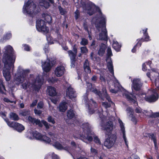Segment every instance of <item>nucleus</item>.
I'll return each instance as SVG.
<instances>
[{"mask_svg": "<svg viewBox=\"0 0 159 159\" xmlns=\"http://www.w3.org/2000/svg\"><path fill=\"white\" fill-rule=\"evenodd\" d=\"M5 50L2 59L4 64L3 69V75L7 81H9L11 77L10 71L11 68L14 67L13 63L15 60V56L13 55L10 54L13 52V48L10 45H8L5 48Z\"/></svg>", "mask_w": 159, "mask_h": 159, "instance_id": "nucleus-1", "label": "nucleus"}, {"mask_svg": "<svg viewBox=\"0 0 159 159\" xmlns=\"http://www.w3.org/2000/svg\"><path fill=\"white\" fill-rule=\"evenodd\" d=\"M83 131L80 136L74 135L73 137L75 139H80L86 142L85 141L86 140H88L89 142L92 141L93 138V137L94 141L96 143L98 144H101L99 139L97 136L94 135L93 132L92 131L91 127L89 124L87 123L83 125Z\"/></svg>", "mask_w": 159, "mask_h": 159, "instance_id": "nucleus-2", "label": "nucleus"}, {"mask_svg": "<svg viewBox=\"0 0 159 159\" xmlns=\"http://www.w3.org/2000/svg\"><path fill=\"white\" fill-rule=\"evenodd\" d=\"M152 94L150 96L145 98L146 96L144 94H141L137 95V97L133 95L132 94H129L127 91H125L123 94V96L125 97L128 100L134 103L137 99H139L140 98H145L146 100L149 102H155L157 100L158 98V95L155 89L152 91Z\"/></svg>", "mask_w": 159, "mask_h": 159, "instance_id": "nucleus-3", "label": "nucleus"}, {"mask_svg": "<svg viewBox=\"0 0 159 159\" xmlns=\"http://www.w3.org/2000/svg\"><path fill=\"white\" fill-rule=\"evenodd\" d=\"M43 82V80H40V77H37L36 80L33 75H31L28 82L22 84V88L26 89L29 88L30 90L38 91Z\"/></svg>", "mask_w": 159, "mask_h": 159, "instance_id": "nucleus-4", "label": "nucleus"}, {"mask_svg": "<svg viewBox=\"0 0 159 159\" xmlns=\"http://www.w3.org/2000/svg\"><path fill=\"white\" fill-rule=\"evenodd\" d=\"M99 19L100 20V22H96L95 24L98 30L102 31L99 34L98 39L106 41L107 40V31L106 28L105 16L101 15V17Z\"/></svg>", "mask_w": 159, "mask_h": 159, "instance_id": "nucleus-5", "label": "nucleus"}, {"mask_svg": "<svg viewBox=\"0 0 159 159\" xmlns=\"http://www.w3.org/2000/svg\"><path fill=\"white\" fill-rule=\"evenodd\" d=\"M30 72L29 70H24L21 66H19L15 75L14 81L16 84L22 83L26 80V77Z\"/></svg>", "mask_w": 159, "mask_h": 159, "instance_id": "nucleus-6", "label": "nucleus"}, {"mask_svg": "<svg viewBox=\"0 0 159 159\" xmlns=\"http://www.w3.org/2000/svg\"><path fill=\"white\" fill-rule=\"evenodd\" d=\"M36 5L31 1H28L25 3L23 7V11L24 13H27L32 16L33 14L36 13Z\"/></svg>", "mask_w": 159, "mask_h": 159, "instance_id": "nucleus-7", "label": "nucleus"}, {"mask_svg": "<svg viewBox=\"0 0 159 159\" xmlns=\"http://www.w3.org/2000/svg\"><path fill=\"white\" fill-rule=\"evenodd\" d=\"M100 125L101 127V129L106 131L108 133H111L114 128L112 122L109 121L106 123L104 119L102 120ZM105 133L107 134L106 132Z\"/></svg>", "mask_w": 159, "mask_h": 159, "instance_id": "nucleus-8", "label": "nucleus"}, {"mask_svg": "<svg viewBox=\"0 0 159 159\" xmlns=\"http://www.w3.org/2000/svg\"><path fill=\"white\" fill-rule=\"evenodd\" d=\"M36 27L39 32L47 33L49 31L48 27L46 26L45 22L41 20H38L37 21Z\"/></svg>", "mask_w": 159, "mask_h": 159, "instance_id": "nucleus-9", "label": "nucleus"}, {"mask_svg": "<svg viewBox=\"0 0 159 159\" xmlns=\"http://www.w3.org/2000/svg\"><path fill=\"white\" fill-rule=\"evenodd\" d=\"M4 120L7 123L8 126L16 129L19 132H21L25 129L24 127L20 124L14 122H10L7 118L5 119Z\"/></svg>", "mask_w": 159, "mask_h": 159, "instance_id": "nucleus-10", "label": "nucleus"}, {"mask_svg": "<svg viewBox=\"0 0 159 159\" xmlns=\"http://www.w3.org/2000/svg\"><path fill=\"white\" fill-rule=\"evenodd\" d=\"M116 139L115 135L112 134L107 138L104 142V145L105 146L108 148H111L115 143Z\"/></svg>", "mask_w": 159, "mask_h": 159, "instance_id": "nucleus-11", "label": "nucleus"}, {"mask_svg": "<svg viewBox=\"0 0 159 159\" xmlns=\"http://www.w3.org/2000/svg\"><path fill=\"white\" fill-rule=\"evenodd\" d=\"M132 84L131 88L132 90L133 89L136 91L139 90L142 86V83L139 79H134L133 80H131Z\"/></svg>", "mask_w": 159, "mask_h": 159, "instance_id": "nucleus-12", "label": "nucleus"}, {"mask_svg": "<svg viewBox=\"0 0 159 159\" xmlns=\"http://www.w3.org/2000/svg\"><path fill=\"white\" fill-rule=\"evenodd\" d=\"M43 135L41 134L36 132H29L28 133L27 137L30 139H32L35 138L36 139L41 140L42 139Z\"/></svg>", "mask_w": 159, "mask_h": 159, "instance_id": "nucleus-13", "label": "nucleus"}, {"mask_svg": "<svg viewBox=\"0 0 159 159\" xmlns=\"http://www.w3.org/2000/svg\"><path fill=\"white\" fill-rule=\"evenodd\" d=\"M52 65V63L48 58L45 62L42 63V67L44 71L47 72L50 70Z\"/></svg>", "mask_w": 159, "mask_h": 159, "instance_id": "nucleus-14", "label": "nucleus"}, {"mask_svg": "<svg viewBox=\"0 0 159 159\" xmlns=\"http://www.w3.org/2000/svg\"><path fill=\"white\" fill-rule=\"evenodd\" d=\"M147 30L148 29L146 28L144 32V35L145 37L144 39V40H143V41H148L150 40V39H149V37L148 35V33H147ZM142 40H143L142 39L139 40L137 44L134 46V48L132 50V52H135V48L137 46L139 45L140 46H141V44L142 41Z\"/></svg>", "mask_w": 159, "mask_h": 159, "instance_id": "nucleus-15", "label": "nucleus"}, {"mask_svg": "<svg viewBox=\"0 0 159 159\" xmlns=\"http://www.w3.org/2000/svg\"><path fill=\"white\" fill-rule=\"evenodd\" d=\"M118 122L120 124V130L122 133L123 138L124 140L125 145L126 146H128V142L127 141V139L126 137L125 134V129L124 124L122 121L120 119H118Z\"/></svg>", "mask_w": 159, "mask_h": 159, "instance_id": "nucleus-16", "label": "nucleus"}, {"mask_svg": "<svg viewBox=\"0 0 159 159\" xmlns=\"http://www.w3.org/2000/svg\"><path fill=\"white\" fill-rule=\"evenodd\" d=\"M66 95L67 97L71 99L76 97L73 89L70 86L67 88L66 91Z\"/></svg>", "mask_w": 159, "mask_h": 159, "instance_id": "nucleus-17", "label": "nucleus"}, {"mask_svg": "<svg viewBox=\"0 0 159 159\" xmlns=\"http://www.w3.org/2000/svg\"><path fill=\"white\" fill-rule=\"evenodd\" d=\"M65 68L63 66H60L57 67L55 69V74L57 77H61L64 74Z\"/></svg>", "mask_w": 159, "mask_h": 159, "instance_id": "nucleus-18", "label": "nucleus"}, {"mask_svg": "<svg viewBox=\"0 0 159 159\" xmlns=\"http://www.w3.org/2000/svg\"><path fill=\"white\" fill-rule=\"evenodd\" d=\"M27 120L29 122L35 124L40 127L42 126V124L41 121L39 120L36 119L35 118H33L30 116H29L27 118Z\"/></svg>", "mask_w": 159, "mask_h": 159, "instance_id": "nucleus-19", "label": "nucleus"}, {"mask_svg": "<svg viewBox=\"0 0 159 159\" xmlns=\"http://www.w3.org/2000/svg\"><path fill=\"white\" fill-rule=\"evenodd\" d=\"M127 111L128 113L130 115L129 117L131 118V120L136 124L137 122V119L133 115V110L131 108L128 107L126 110Z\"/></svg>", "mask_w": 159, "mask_h": 159, "instance_id": "nucleus-20", "label": "nucleus"}, {"mask_svg": "<svg viewBox=\"0 0 159 159\" xmlns=\"http://www.w3.org/2000/svg\"><path fill=\"white\" fill-rule=\"evenodd\" d=\"M68 105V103L66 102H62L61 103L58 107L59 111L62 112H65L67 110Z\"/></svg>", "mask_w": 159, "mask_h": 159, "instance_id": "nucleus-21", "label": "nucleus"}, {"mask_svg": "<svg viewBox=\"0 0 159 159\" xmlns=\"http://www.w3.org/2000/svg\"><path fill=\"white\" fill-rule=\"evenodd\" d=\"M53 146L57 149L60 150L64 149L66 150H68L69 148V147L68 146L66 147L62 146L59 142H54L53 144Z\"/></svg>", "mask_w": 159, "mask_h": 159, "instance_id": "nucleus-22", "label": "nucleus"}, {"mask_svg": "<svg viewBox=\"0 0 159 159\" xmlns=\"http://www.w3.org/2000/svg\"><path fill=\"white\" fill-rule=\"evenodd\" d=\"M107 67L109 71L114 75L113 66L111 58L110 57L108 58L107 60Z\"/></svg>", "mask_w": 159, "mask_h": 159, "instance_id": "nucleus-23", "label": "nucleus"}, {"mask_svg": "<svg viewBox=\"0 0 159 159\" xmlns=\"http://www.w3.org/2000/svg\"><path fill=\"white\" fill-rule=\"evenodd\" d=\"M47 92L50 96H55L57 94L56 89L52 87H48L47 89Z\"/></svg>", "mask_w": 159, "mask_h": 159, "instance_id": "nucleus-24", "label": "nucleus"}, {"mask_svg": "<svg viewBox=\"0 0 159 159\" xmlns=\"http://www.w3.org/2000/svg\"><path fill=\"white\" fill-rule=\"evenodd\" d=\"M84 67L85 71L88 73H90L91 72L89 66V62L88 60H85L84 65Z\"/></svg>", "mask_w": 159, "mask_h": 159, "instance_id": "nucleus-25", "label": "nucleus"}, {"mask_svg": "<svg viewBox=\"0 0 159 159\" xmlns=\"http://www.w3.org/2000/svg\"><path fill=\"white\" fill-rule=\"evenodd\" d=\"M105 45L104 44H102L100 46V48L98 52V54L100 56H102L105 52Z\"/></svg>", "mask_w": 159, "mask_h": 159, "instance_id": "nucleus-26", "label": "nucleus"}, {"mask_svg": "<svg viewBox=\"0 0 159 159\" xmlns=\"http://www.w3.org/2000/svg\"><path fill=\"white\" fill-rule=\"evenodd\" d=\"M112 47L116 51H119L121 48V46L119 44L118 42L113 40L112 44Z\"/></svg>", "mask_w": 159, "mask_h": 159, "instance_id": "nucleus-27", "label": "nucleus"}, {"mask_svg": "<svg viewBox=\"0 0 159 159\" xmlns=\"http://www.w3.org/2000/svg\"><path fill=\"white\" fill-rule=\"evenodd\" d=\"M75 114L74 111L71 110H69L67 112V116L69 119H72L75 116Z\"/></svg>", "mask_w": 159, "mask_h": 159, "instance_id": "nucleus-28", "label": "nucleus"}, {"mask_svg": "<svg viewBox=\"0 0 159 159\" xmlns=\"http://www.w3.org/2000/svg\"><path fill=\"white\" fill-rule=\"evenodd\" d=\"M42 16L47 22L49 23L51 22L52 19L50 15L47 14H44Z\"/></svg>", "mask_w": 159, "mask_h": 159, "instance_id": "nucleus-29", "label": "nucleus"}, {"mask_svg": "<svg viewBox=\"0 0 159 159\" xmlns=\"http://www.w3.org/2000/svg\"><path fill=\"white\" fill-rule=\"evenodd\" d=\"M10 118L11 120H17L19 119L18 115L16 113L13 112H11L10 114Z\"/></svg>", "mask_w": 159, "mask_h": 159, "instance_id": "nucleus-30", "label": "nucleus"}, {"mask_svg": "<svg viewBox=\"0 0 159 159\" xmlns=\"http://www.w3.org/2000/svg\"><path fill=\"white\" fill-rule=\"evenodd\" d=\"M39 5L46 8H48L49 6V3L46 1H43L42 2H40Z\"/></svg>", "mask_w": 159, "mask_h": 159, "instance_id": "nucleus-31", "label": "nucleus"}, {"mask_svg": "<svg viewBox=\"0 0 159 159\" xmlns=\"http://www.w3.org/2000/svg\"><path fill=\"white\" fill-rule=\"evenodd\" d=\"M41 141H43L46 143H50L51 141L50 139L45 135H43Z\"/></svg>", "mask_w": 159, "mask_h": 159, "instance_id": "nucleus-32", "label": "nucleus"}, {"mask_svg": "<svg viewBox=\"0 0 159 159\" xmlns=\"http://www.w3.org/2000/svg\"><path fill=\"white\" fill-rule=\"evenodd\" d=\"M68 54L70 56V59H75L76 54L72 52L71 50H69L68 52Z\"/></svg>", "mask_w": 159, "mask_h": 159, "instance_id": "nucleus-33", "label": "nucleus"}, {"mask_svg": "<svg viewBox=\"0 0 159 159\" xmlns=\"http://www.w3.org/2000/svg\"><path fill=\"white\" fill-rule=\"evenodd\" d=\"M81 53L86 55L88 52V49L85 46L81 47L80 48Z\"/></svg>", "mask_w": 159, "mask_h": 159, "instance_id": "nucleus-34", "label": "nucleus"}, {"mask_svg": "<svg viewBox=\"0 0 159 159\" xmlns=\"http://www.w3.org/2000/svg\"><path fill=\"white\" fill-rule=\"evenodd\" d=\"M150 138H151V139H152L154 142V145L155 147L156 148H157V139L155 136L154 135V134H152L150 135Z\"/></svg>", "mask_w": 159, "mask_h": 159, "instance_id": "nucleus-35", "label": "nucleus"}, {"mask_svg": "<svg viewBox=\"0 0 159 159\" xmlns=\"http://www.w3.org/2000/svg\"><path fill=\"white\" fill-rule=\"evenodd\" d=\"M5 88L3 84V82L2 80L0 79V92L2 93L3 92V91L5 90Z\"/></svg>", "mask_w": 159, "mask_h": 159, "instance_id": "nucleus-36", "label": "nucleus"}, {"mask_svg": "<svg viewBox=\"0 0 159 159\" xmlns=\"http://www.w3.org/2000/svg\"><path fill=\"white\" fill-rule=\"evenodd\" d=\"M135 111L137 113H143L145 115H146L148 112L147 111H143L141 108L140 107L136 108L135 110Z\"/></svg>", "mask_w": 159, "mask_h": 159, "instance_id": "nucleus-37", "label": "nucleus"}, {"mask_svg": "<svg viewBox=\"0 0 159 159\" xmlns=\"http://www.w3.org/2000/svg\"><path fill=\"white\" fill-rule=\"evenodd\" d=\"M88 43L87 40L84 38L82 39L81 41L80 42V44L82 45H87Z\"/></svg>", "mask_w": 159, "mask_h": 159, "instance_id": "nucleus-38", "label": "nucleus"}, {"mask_svg": "<svg viewBox=\"0 0 159 159\" xmlns=\"http://www.w3.org/2000/svg\"><path fill=\"white\" fill-rule=\"evenodd\" d=\"M30 114V111H25L20 113V115L23 116H25L29 115Z\"/></svg>", "mask_w": 159, "mask_h": 159, "instance_id": "nucleus-39", "label": "nucleus"}, {"mask_svg": "<svg viewBox=\"0 0 159 159\" xmlns=\"http://www.w3.org/2000/svg\"><path fill=\"white\" fill-rule=\"evenodd\" d=\"M47 120L48 122L52 123V124H54L55 123V121L53 118L51 116H49Z\"/></svg>", "mask_w": 159, "mask_h": 159, "instance_id": "nucleus-40", "label": "nucleus"}, {"mask_svg": "<svg viewBox=\"0 0 159 159\" xmlns=\"http://www.w3.org/2000/svg\"><path fill=\"white\" fill-rule=\"evenodd\" d=\"M90 151L91 153L93 155H96L97 154L98 151L97 150L92 147L90 149Z\"/></svg>", "mask_w": 159, "mask_h": 159, "instance_id": "nucleus-41", "label": "nucleus"}, {"mask_svg": "<svg viewBox=\"0 0 159 159\" xmlns=\"http://www.w3.org/2000/svg\"><path fill=\"white\" fill-rule=\"evenodd\" d=\"M41 122L42 124V123L44 125L46 128L48 129L49 128V125L46 121L43 120L41 121Z\"/></svg>", "mask_w": 159, "mask_h": 159, "instance_id": "nucleus-42", "label": "nucleus"}, {"mask_svg": "<svg viewBox=\"0 0 159 159\" xmlns=\"http://www.w3.org/2000/svg\"><path fill=\"white\" fill-rule=\"evenodd\" d=\"M90 104H88V108H89V112L91 114V113H93V112L92 111V112L91 111V110H93V109L94 108V107H95L93 105H91V106H92V107H90Z\"/></svg>", "mask_w": 159, "mask_h": 159, "instance_id": "nucleus-43", "label": "nucleus"}, {"mask_svg": "<svg viewBox=\"0 0 159 159\" xmlns=\"http://www.w3.org/2000/svg\"><path fill=\"white\" fill-rule=\"evenodd\" d=\"M34 113L35 114L40 115L42 113V111L39 110H38L36 109H34Z\"/></svg>", "mask_w": 159, "mask_h": 159, "instance_id": "nucleus-44", "label": "nucleus"}, {"mask_svg": "<svg viewBox=\"0 0 159 159\" xmlns=\"http://www.w3.org/2000/svg\"><path fill=\"white\" fill-rule=\"evenodd\" d=\"M107 55L109 56H111L112 55V53L111 49L110 48H108L107 50Z\"/></svg>", "mask_w": 159, "mask_h": 159, "instance_id": "nucleus-45", "label": "nucleus"}, {"mask_svg": "<svg viewBox=\"0 0 159 159\" xmlns=\"http://www.w3.org/2000/svg\"><path fill=\"white\" fill-rule=\"evenodd\" d=\"M43 102H40L38 103L37 107L38 108H42L43 107Z\"/></svg>", "mask_w": 159, "mask_h": 159, "instance_id": "nucleus-46", "label": "nucleus"}, {"mask_svg": "<svg viewBox=\"0 0 159 159\" xmlns=\"http://www.w3.org/2000/svg\"><path fill=\"white\" fill-rule=\"evenodd\" d=\"M75 18L76 20H77L79 17V12L78 10H76L75 13Z\"/></svg>", "mask_w": 159, "mask_h": 159, "instance_id": "nucleus-47", "label": "nucleus"}, {"mask_svg": "<svg viewBox=\"0 0 159 159\" xmlns=\"http://www.w3.org/2000/svg\"><path fill=\"white\" fill-rule=\"evenodd\" d=\"M57 79H53V78L51 79H49L48 80V81L49 83H54L57 82Z\"/></svg>", "mask_w": 159, "mask_h": 159, "instance_id": "nucleus-48", "label": "nucleus"}, {"mask_svg": "<svg viewBox=\"0 0 159 159\" xmlns=\"http://www.w3.org/2000/svg\"><path fill=\"white\" fill-rule=\"evenodd\" d=\"M70 60L71 61V66L72 67H74L75 66V59Z\"/></svg>", "mask_w": 159, "mask_h": 159, "instance_id": "nucleus-49", "label": "nucleus"}, {"mask_svg": "<svg viewBox=\"0 0 159 159\" xmlns=\"http://www.w3.org/2000/svg\"><path fill=\"white\" fill-rule=\"evenodd\" d=\"M37 102V100H36L33 101L32 103L30 105V107H33L35 106Z\"/></svg>", "mask_w": 159, "mask_h": 159, "instance_id": "nucleus-50", "label": "nucleus"}, {"mask_svg": "<svg viewBox=\"0 0 159 159\" xmlns=\"http://www.w3.org/2000/svg\"><path fill=\"white\" fill-rule=\"evenodd\" d=\"M92 91L95 93H97L100 97H101V93L100 92H98L96 89H93L92 90Z\"/></svg>", "mask_w": 159, "mask_h": 159, "instance_id": "nucleus-51", "label": "nucleus"}, {"mask_svg": "<svg viewBox=\"0 0 159 159\" xmlns=\"http://www.w3.org/2000/svg\"><path fill=\"white\" fill-rule=\"evenodd\" d=\"M59 9L60 11V13L61 15H63L65 13V11L61 7H59Z\"/></svg>", "mask_w": 159, "mask_h": 159, "instance_id": "nucleus-52", "label": "nucleus"}, {"mask_svg": "<svg viewBox=\"0 0 159 159\" xmlns=\"http://www.w3.org/2000/svg\"><path fill=\"white\" fill-rule=\"evenodd\" d=\"M24 49L26 51H29L30 50V48L28 45H24Z\"/></svg>", "mask_w": 159, "mask_h": 159, "instance_id": "nucleus-53", "label": "nucleus"}, {"mask_svg": "<svg viewBox=\"0 0 159 159\" xmlns=\"http://www.w3.org/2000/svg\"><path fill=\"white\" fill-rule=\"evenodd\" d=\"M102 104L106 108L110 107V106L107 102H103L102 103Z\"/></svg>", "mask_w": 159, "mask_h": 159, "instance_id": "nucleus-54", "label": "nucleus"}, {"mask_svg": "<svg viewBox=\"0 0 159 159\" xmlns=\"http://www.w3.org/2000/svg\"><path fill=\"white\" fill-rule=\"evenodd\" d=\"M90 57L91 59L93 60L94 58H95V56L93 52H92L90 54Z\"/></svg>", "mask_w": 159, "mask_h": 159, "instance_id": "nucleus-55", "label": "nucleus"}, {"mask_svg": "<svg viewBox=\"0 0 159 159\" xmlns=\"http://www.w3.org/2000/svg\"><path fill=\"white\" fill-rule=\"evenodd\" d=\"M90 105H93L95 107H96L97 105L96 103L94 102L92 100H91L90 101Z\"/></svg>", "mask_w": 159, "mask_h": 159, "instance_id": "nucleus-56", "label": "nucleus"}, {"mask_svg": "<svg viewBox=\"0 0 159 159\" xmlns=\"http://www.w3.org/2000/svg\"><path fill=\"white\" fill-rule=\"evenodd\" d=\"M118 90V89H111L110 90V92L112 93H117Z\"/></svg>", "mask_w": 159, "mask_h": 159, "instance_id": "nucleus-57", "label": "nucleus"}, {"mask_svg": "<svg viewBox=\"0 0 159 159\" xmlns=\"http://www.w3.org/2000/svg\"><path fill=\"white\" fill-rule=\"evenodd\" d=\"M70 145L73 147H76V144L73 141L71 142Z\"/></svg>", "mask_w": 159, "mask_h": 159, "instance_id": "nucleus-58", "label": "nucleus"}, {"mask_svg": "<svg viewBox=\"0 0 159 159\" xmlns=\"http://www.w3.org/2000/svg\"><path fill=\"white\" fill-rule=\"evenodd\" d=\"M3 100L4 101V102H10L11 103L13 102L12 101L9 100L8 98H4L3 99Z\"/></svg>", "mask_w": 159, "mask_h": 159, "instance_id": "nucleus-59", "label": "nucleus"}, {"mask_svg": "<svg viewBox=\"0 0 159 159\" xmlns=\"http://www.w3.org/2000/svg\"><path fill=\"white\" fill-rule=\"evenodd\" d=\"M104 96L107 99L109 102H110L111 101L110 98L107 94H105V95Z\"/></svg>", "mask_w": 159, "mask_h": 159, "instance_id": "nucleus-60", "label": "nucleus"}, {"mask_svg": "<svg viewBox=\"0 0 159 159\" xmlns=\"http://www.w3.org/2000/svg\"><path fill=\"white\" fill-rule=\"evenodd\" d=\"M104 96L107 99L109 102H110L111 101L110 98L107 94H105V95Z\"/></svg>", "mask_w": 159, "mask_h": 159, "instance_id": "nucleus-61", "label": "nucleus"}, {"mask_svg": "<svg viewBox=\"0 0 159 159\" xmlns=\"http://www.w3.org/2000/svg\"><path fill=\"white\" fill-rule=\"evenodd\" d=\"M146 66L145 63H143V70L144 71H146Z\"/></svg>", "mask_w": 159, "mask_h": 159, "instance_id": "nucleus-62", "label": "nucleus"}, {"mask_svg": "<svg viewBox=\"0 0 159 159\" xmlns=\"http://www.w3.org/2000/svg\"><path fill=\"white\" fill-rule=\"evenodd\" d=\"M153 72H155L156 74H157L158 72V71L157 70H156V69L152 68V72H151V74H152Z\"/></svg>", "mask_w": 159, "mask_h": 159, "instance_id": "nucleus-63", "label": "nucleus"}, {"mask_svg": "<svg viewBox=\"0 0 159 159\" xmlns=\"http://www.w3.org/2000/svg\"><path fill=\"white\" fill-rule=\"evenodd\" d=\"M52 158L53 159H58L59 157L56 155H54L52 156Z\"/></svg>", "mask_w": 159, "mask_h": 159, "instance_id": "nucleus-64", "label": "nucleus"}]
</instances>
